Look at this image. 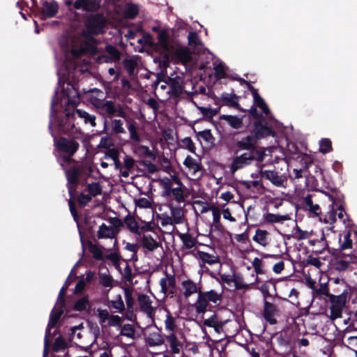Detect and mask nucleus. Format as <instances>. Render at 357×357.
<instances>
[{
    "label": "nucleus",
    "instance_id": "obj_3",
    "mask_svg": "<svg viewBox=\"0 0 357 357\" xmlns=\"http://www.w3.org/2000/svg\"><path fill=\"white\" fill-rule=\"evenodd\" d=\"M57 93V92H56ZM58 104V100L56 98V94H55L54 99L51 102V115H55V121L57 123L59 130L65 135L76 134L78 132V129L75 127V110L70 112L69 109H66L63 111V116H59L57 114L56 110L55 109V105Z\"/></svg>",
    "mask_w": 357,
    "mask_h": 357
},
{
    "label": "nucleus",
    "instance_id": "obj_14",
    "mask_svg": "<svg viewBox=\"0 0 357 357\" xmlns=\"http://www.w3.org/2000/svg\"><path fill=\"white\" fill-rule=\"evenodd\" d=\"M102 0H76L73 8L76 10H83L86 12H96L100 8Z\"/></svg>",
    "mask_w": 357,
    "mask_h": 357
},
{
    "label": "nucleus",
    "instance_id": "obj_22",
    "mask_svg": "<svg viewBox=\"0 0 357 357\" xmlns=\"http://www.w3.org/2000/svg\"><path fill=\"white\" fill-rule=\"evenodd\" d=\"M169 85V93L174 97H179L183 92L182 80L181 77L176 76V77H168Z\"/></svg>",
    "mask_w": 357,
    "mask_h": 357
},
{
    "label": "nucleus",
    "instance_id": "obj_63",
    "mask_svg": "<svg viewBox=\"0 0 357 357\" xmlns=\"http://www.w3.org/2000/svg\"><path fill=\"white\" fill-rule=\"evenodd\" d=\"M209 209L213 213V223H219L220 222L221 211L220 208L215 206H211Z\"/></svg>",
    "mask_w": 357,
    "mask_h": 357
},
{
    "label": "nucleus",
    "instance_id": "obj_13",
    "mask_svg": "<svg viewBox=\"0 0 357 357\" xmlns=\"http://www.w3.org/2000/svg\"><path fill=\"white\" fill-rule=\"evenodd\" d=\"M299 162L301 165L300 168H294L292 170V176L294 179H299L303 176V174L308 172L310 167L313 165L312 158L307 154H303L298 157Z\"/></svg>",
    "mask_w": 357,
    "mask_h": 357
},
{
    "label": "nucleus",
    "instance_id": "obj_25",
    "mask_svg": "<svg viewBox=\"0 0 357 357\" xmlns=\"http://www.w3.org/2000/svg\"><path fill=\"white\" fill-rule=\"evenodd\" d=\"M82 172L79 167H73L66 172V178L71 185L76 186L79 183V178Z\"/></svg>",
    "mask_w": 357,
    "mask_h": 357
},
{
    "label": "nucleus",
    "instance_id": "obj_20",
    "mask_svg": "<svg viewBox=\"0 0 357 357\" xmlns=\"http://www.w3.org/2000/svg\"><path fill=\"white\" fill-rule=\"evenodd\" d=\"M260 174L262 178L270 181L274 185L281 187L283 185L284 179L279 176L275 170H260Z\"/></svg>",
    "mask_w": 357,
    "mask_h": 357
},
{
    "label": "nucleus",
    "instance_id": "obj_51",
    "mask_svg": "<svg viewBox=\"0 0 357 357\" xmlns=\"http://www.w3.org/2000/svg\"><path fill=\"white\" fill-rule=\"evenodd\" d=\"M123 63L128 73L130 75H132L134 73L137 66L135 61L131 59H125L123 61Z\"/></svg>",
    "mask_w": 357,
    "mask_h": 357
},
{
    "label": "nucleus",
    "instance_id": "obj_19",
    "mask_svg": "<svg viewBox=\"0 0 357 357\" xmlns=\"http://www.w3.org/2000/svg\"><path fill=\"white\" fill-rule=\"evenodd\" d=\"M167 50L160 49L159 54L154 57L153 61L155 63H158L159 66L162 68L169 67L172 59V49L167 48Z\"/></svg>",
    "mask_w": 357,
    "mask_h": 357
},
{
    "label": "nucleus",
    "instance_id": "obj_10",
    "mask_svg": "<svg viewBox=\"0 0 357 357\" xmlns=\"http://www.w3.org/2000/svg\"><path fill=\"white\" fill-rule=\"evenodd\" d=\"M172 59L174 63H181L186 65L192 61V52L189 47H171Z\"/></svg>",
    "mask_w": 357,
    "mask_h": 357
},
{
    "label": "nucleus",
    "instance_id": "obj_33",
    "mask_svg": "<svg viewBox=\"0 0 357 357\" xmlns=\"http://www.w3.org/2000/svg\"><path fill=\"white\" fill-rule=\"evenodd\" d=\"M75 115L78 117L83 119L85 123H89L91 126H96V116L93 114H90L86 111L76 109L75 110Z\"/></svg>",
    "mask_w": 357,
    "mask_h": 357
},
{
    "label": "nucleus",
    "instance_id": "obj_6",
    "mask_svg": "<svg viewBox=\"0 0 357 357\" xmlns=\"http://www.w3.org/2000/svg\"><path fill=\"white\" fill-rule=\"evenodd\" d=\"M221 298L222 294H219L215 290H210L204 292L199 290L198 291L197 300L195 303V307L197 313H205L209 302L216 303L218 301L221 300Z\"/></svg>",
    "mask_w": 357,
    "mask_h": 357
},
{
    "label": "nucleus",
    "instance_id": "obj_52",
    "mask_svg": "<svg viewBox=\"0 0 357 357\" xmlns=\"http://www.w3.org/2000/svg\"><path fill=\"white\" fill-rule=\"evenodd\" d=\"M67 346L68 345L65 340L61 336H59L56 337L54 340V343L53 345V351L55 352H58L62 349H66Z\"/></svg>",
    "mask_w": 357,
    "mask_h": 357
},
{
    "label": "nucleus",
    "instance_id": "obj_16",
    "mask_svg": "<svg viewBox=\"0 0 357 357\" xmlns=\"http://www.w3.org/2000/svg\"><path fill=\"white\" fill-rule=\"evenodd\" d=\"M62 93L68 98V103L75 106L79 102L80 94L76 84L70 82L67 84V88L62 89Z\"/></svg>",
    "mask_w": 357,
    "mask_h": 357
},
{
    "label": "nucleus",
    "instance_id": "obj_48",
    "mask_svg": "<svg viewBox=\"0 0 357 357\" xmlns=\"http://www.w3.org/2000/svg\"><path fill=\"white\" fill-rule=\"evenodd\" d=\"M112 132L114 135L125 132V129L123 127V121L121 119L112 120Z\"/></svg>",
    "mask_w": 357,
    "mask_h": 357
},
{
    "label": "nucleus",
    "instance_id": "obj_60",
    "mask_svg": "<svg viewBox=\"0 0 357 357\" xmlns=\"http://www.w3.org/2000/svg\"><path fill=\"white\" fill-rule=\"evenodd\" d=\"M188 45L190 46L196 47L200 44L199 36L197 33L191 31L188 36Z\"/></svg>",
    "mask_w": 357,
    "mask_h": 357
},
{
    "label": "nucleus",
    "instance_id": "obj_57",
    "mask_svg": "<svg viewBox=\"0 0 357 357\" xmlns=\"http://www.w3.org/2000/svg\"><path fill=\"white\" fill-rule=\"evenodd\" d=\"M100 283L105 287H110L112 285L113 278L107 274H100Z\"/></svg>",
    "mask_w": 357,
    "mask_h": 357
},
{
    "label": "nucleus",
    "instance_id": "obj_9",
    "mask_svg": "<svg viewBox=\"0 0 357 357\" xmlns=\"http://www.w3.org/2000/svg\"><path fill=\"white\" fill-rule=\"evenodd\" d=\"M160 185L163 188L162 197L168 198L172 195L178 204L185 202L182 186L178 185V187L173 188L172 182L167 177L160 180Z\"/></svg>",
    "mask_w": 357,
    "mask_h": 357
},
{
    "label": "nucleus",
    "instance_id": "obj_56",
    "mask_svg": "<svg viewBox=\"0 0 357 357\" xmlns=\"http://www.w3.org/2000/svg\"><path fill=\"white\" fill-rule=\"evenodd\" d=\"M197 135L206 142L213 143V141L215 140V138L213 136L211 130H204L202 131H199L197 133Z\"/></svg>",
    "mask_w": 357,
    "mask_h": 357
},
{
    "label": "nucleus",
    "instance_id": "obj_47",
    "mask_svg": "<svg viewBox=\"0 0 357 357\" xmlns=\"http://www.w3.org/2000/svg\"><path fill=\"white\" fill-rule=\"evenodd\" d=\"M350 265V261L337 258L333 263L335 269L339 272H342L348 269Z\"/></svg>",
    "mask_w": 357,
    "mask_h": 357
},
{
    "label": "nucleus",
    "instance_id": "obj_38",
    "mask_svg": "<svg viewBox=\"0 0 357 357\" xmlns=\"http://www.w3.org/2000/svg\"><path fill=\"white\" fill-rule=\"evenodd\" d=\"M273 285L274 288H275V282L273 279H270L266 282H264L260 287L259 290L261 291L264 300L267 301V298L271 297V294H270L269 289L270 286Z\"/></svg>",
    "mask_w": 357,
    "mask_h": 357
},
{
    "label": "nucleus",
    "instance_id": "obj_23",
    "mask_svg": "<svg viewBox=\"0 0 357 357\" xmlns=\"http://www.w3.org/2000/svg\"><path fill=\"white\" fill-rule=\"evenodd\" d=\"M119 233L118 229H114L112 226H107L102 223L97 233V236L99 239L101 238H113Z\"/></svg>",
    "mask_w": 357,
    "mask_h": 357
},
{
    "label": "nucleus",
    "instance_id": "obj_45",
    "mask_svg": "<svg viewBox=\"0 0 357 357\" xmlns=\"http://www.w3.org/2000/svg\"><path fill=\"white\" fill-rule=\"evenodd\" d=\"M137 299L142 311L152 307V302L149 296L142 294L138 296Z\"/></svg>",
    "mask_w": 357,
    "mask_h": 357
},
{
    "label": "nucleus",
    "instance_id": "obj_12",
    "mask_svg": "<svg viewBox=\"0 0 357 357\" xmlns=\"http://www.w3.org/2000/svg\"><path fill=\"white\" fill-rule=\"evenodd\" d=\"M280 310L278 306L268 301H264L263 317L271 325H275L278 323L277 319L275 318L278 315Z\"/></svg>",
    "mask_w": 357,
    "mask_h": 357
},
{
    "label": "nucleus",
    "instance_id": "obj_40",
    "mask_svg": "<svg viewBox=\"0 0 357 357\" xmlns=\"http://www.w3.org/2000/svg\"><path fill=\"white\" fill-rule=\"evenodd\" d=\"M198 256L199 259L206 264L209 265H213L219 261V259L217 257H215L208 252L204 251H198Z\"/></svg>",
    "mask_w": 357,
    "mask_h": 357
},
{
    "label": "nucleus",
    "instance_id": "obj_37",
    "mask_svg": "<svg viewBox=\"0 0 357 357\" xmlns=\"http://www.w3.org/2000/svg\"><path fill=\"white\" fill-rule=\"evenodd\" d=\"M268 235V232L266 230L258 229L256 230L255 235L253 236L252 240L261 245L266 246L267 245Z\"/></svg>",
    "mask_w": 357,
    "mask_h": 357
},
{
    "label": "nucleus",
    "instance_id": "obj_59",
    "mask_svg": "<svg viewBox=\"0 0 357 357\" xmlns=\"http://www.w3.org/2000/svg\"><path fill=\"white\" fill-rule=\"evenodd\" d=\"M184 147L192 153H195L196 147L192 139L189 137H185L181 140Z\"/></svg>",
    "mask_w": 357,
    "mask_h": 357
},
{
    "label": "nucleus",
    "instance_id": "obj_42",
    "mask_svg": "<svg viewBox=\"0 0 357 357\" xmlns=\"http://www.w3.org/2000/svg\"><path fill=\"white\" fill-rule=\"evenodd\" d=\"M179 236L185 248L191 249L195 245V241L190 234H181Z\"/></svg>",
    "mask_w": 357,
    "mask_h": 357
},
{
    "label": "nucleus",
    "instance_id": "obj_18",
    "mask_svg": "<svg viewBox=\"0 0 357 357\" xmlns=\"http://www.w3.org/2000/svg\"><path fill=\"white\" fill-rule=\"evenodd\" d=\"M220 100L224 105L235 108L238 111H243L238 103L239 96H237L234 91H232L231 93H222L220 96Z\"/></svg>",
    "mask_w": 357,
    "mask_h": 357
},
{
    "label": "nucleus",
    "instance_id": "obj_39",
    "mask_svg": "<svg viewBox=\"0 0 357 357\" xmlns=\"http://www.w3.org/2000/svg\"><path fill=\"white\" fill-rule=\"evenodd\" d=\"M128 129L130 132V138L135 142H140L141 137L137 132L136 122L134 120L128 121Z\"/></svg>",
    "mask_w": 357,
    "mask_h": 357
},
{
    "label": "nucleus",
    "instance_id": "obj_49",
    "mask_svg": "<svg viewBox=\"0 0 357 357\" xmlns=\"http://www.w3.org/2000/svg\"><path fill=\"white\" fill-rule=\"evenodd\" d=\"M313 296H327L329 298V296L331 294L328 291V287L327 283H320L319 287L316 288L315 291L312 294Z\"/></svg>",
    "mask_w": 357,
    "mask_h": 357
},
{
    "label": "nucleus",
    "instance_id": "obj_61",
    "mask_svg": "<svg viewBox=\"0 0 357 357\" xmlns=\"http://www.w3.org/2000/svg\"><path fill=\"white\" fill-rule=\"evenodd\" d=\"M176 328L175 319L169 312H167L165 320V328L168 331H173Z\"/></svg>",
    "mask_w": 357,
    "mask_h": 357
},
{
    "label": "nucleus",
    "instance_id": "obj_24",
    "mask_svg": "<svg viewBox=\"0 0 357 357\" xmlns=\"http://www.w3.org/2000/svg\"><path fill=\"white\" fill-rule=\"evenodd\" d=\"M169 38L170 36L167 29H163L162 31H160L158 34L157 39L158 45L160 49L167 50V48H172L171 47L174 46L173 45L169 44Z\"/></svg>",
    "mask_w": 357,
    "mask_h": 357
},
{
    "label": "nucleus",
    "instance_id": "obj_11",
    "mask_svg": "<svg viewBox=\"0 0 357 357\" xmlns=\"http://www.w3.org/2000/svg\"><path fill=\"white\" fill-rule=\"evenodd\" d=\"M63 314V310H55L54 308L52 310L49 322L47 324V327L46 328L45 331V349H44V354L43 357H47V347L50 342V331L52 328H54L59 320L60 319L61 317Z\"/></svg>",
    "mask_w": 357,
    "mask_h": 357
},
{
    "label": "nucleus",
    "instance_id": "obj_2",
    "mask_svg": "<svg viewBox=\"0 0 357 357\" xmlns=\"http://www.w3.org/2000/svg\"><path fill=\"white\" fill-rule=\"evenodd\" d=\"M333 194L324 192L326 195L329 197L331 201V209L325 215L324 222L326 223L333 224L336 221V217L345 225L349 226L350 222L349 215L344 211V196L336 188L332 190Z\"/></svg>",
    "mask_w": 357,
    "mask_h": 357
},
{
    "label": "nucleus",
    "instance_id": "obj_17",
    "mask_svg": "<svg viewBox=\"0 0 357 357\" xmlns=\"http://www.w3.org/2000/svg\"><path fill=\"white\" fill-rule=\"evenodd\" d=\"M105 52L107 54L99 56L98 59L102 62H116L121 59L120 51L112 45H107L105 46Z\"/></svg>",
    "mask_w": 357,
    "mask_h": 357
},
{
    "label": "nucleus",
    "instance_id": "obj_32",
    "mask_svg": "<svg viewBox=\"0 0 357 357\" xmlns=\"http://www.w3.org/2000/svg\"><path fill=\"white\" fill-rule=\"evenodd\" d=\"M166 339L169 343L172 353L174 354H179V347H182V344L178 340L176 335L174 333H172L167 336Z\"/></svg>",
    "mask_w": 357,
    "mask_h": 357
},
{
    "label": "nucleus",
    "instance_id": "obj_15",
    "mask_svg": "<svg viewBox=\"0 0 357 357\" xmlns=\"http://www.w3.org/2000/svg\"><path fill=\"white\" fill-rule=\"evenodd\" d=\"M97 112L103 116L111 117L114 116L116 112V105L112 100H105V102H98L94 103Z\"/></svg>",
    "mask_w": 357,
    "mask_h": 357
},
{
    "label": "nucleus",
    "instance_id": "obj_21",
    "mask_svg": "<svg viewBox=\"0 0 357 357\" xmlns=\"http://www.w3.org/2000/svg\"><path fill=\"white\" fill-rule=\"evenodd\" d=\"M246 114L238 117L237 116L222 114L220 116L221 120H225L234 129L238 130L243 126V121L246 119Z\"/></svg>",
    "mask_w": 357,
    "mask_h": 357
},
{
    "label": "nucleus",
    "instance_id": "obj_31",
    "mask_svg": "<svg viewBox=\"0 0 357 357\" xmlns=\"http://www.w3.org/2000/svg\"><path fill=\"white\" fill-rule=\"evenodd\" d=\"M91 307L89 302V296L86 294L82 298L77 300L73 305V310L78 312L86 310Z\"/></svg>",
    "mask_w": 357,
    "mask_h": 357
},
{
    "label": "nucleus",
    "instance_id": "obj_53",
    "mask_svg": "<svg viewBox=\"0 0 357 357\" xmlns=\"http://www.w3.org/2000/svg\"><path fill=\"white\" fill-rule=\"evenodd\" d=\"M125 298L128 309H133L134 299L132 297V291L130 289L126 287L124 289Z\"/></svg>",
    "mask_w": 357,
    "mask_h": 357
},
{
    "label": "nucleus",
    "instance_id": "obj_28",
    "mask_svg": "<svg viewBox=\"0 0 357 357\" xmlns=\"http://www.w3.org/2000/svg\"><path fill=\"white\" fill-rule=\"evenodd\" d=\"M182 287L184 288L185 291L183 292V296L185 298H188L192 294L195 293H198L199 290L196 285V284L192 280H187L182 282Z\"/></svg>",
    "mask_w": 357,
    "mask_h": 357
},
{
    "label": "nucleus",
    "instance_id": "obj_30",
    "mask_svg": "<svg viewBox=\"0 0 357 357\" xmlns=\"http://www.w3.org/2000/svg\"><path fill=\"white\" fill-rule=\"evenodd\" d=\"M183 165L189 169L193 170L196 173L202 169V165L200 160H197L190 155H187L183 161Z\"/></svg>",
    "mask_w": 357,
    "mask_h": 357
},
{
    "label": "nucleus",
    "instance_id": "obj_54",
    "mask_svg": "<svg viewBox=\"0 0 357 357\" xmlns=\"http://www.w3.org/2000/svg\"><path fill=\"white\" fill-rule=\"evenodd\" d=\"M111 304L112 307L117 310L119 312H123L125 310V305L121 295L117 296L115 301H112Z\"/></svg>",
    "mask_w": 357,
    "mask_h": 357
},
{
    "label": "nucleus",
    "instance_id": "obj_1",
    "mask_svg": "<svg viewBox=\"0 0 357 357\" xmlns=\"http://www.w3.org/2000/svg\"><path fill=\"white\" fill-rule=\"evenodd\" d=\"M248 124L253 120L252 130L240 139L234 142V153L236 155L230 165V172L234 174L238 169L251 165L254 162H262L266 156V148L258 146L262 139L275 137V132L265 116L259 113L257 107L252 105L249 109H243Z\"/></svg>",
    "mask_w": 357,
    "mask_h": 357
},
{
    "label": "nucleus",
    "instance_id": "obj_29",
    "mask_svg": "<svg viewBox=\"0 0 357 357\" xmlns=\"http://www.w3.org/2000/svg\"><path fill=\"white\" fill-rule=\"evenodd\" d=\"M232 282L234 284L236 289H249L251 287L255 285V283L245 284L243 280V278L241 274H233L231 275Z\"/></svg>",
    "mask_w": 357,
    "mask_h": 357
},
{
    "label": "nucleus",
    "instance_id": "obj_58",
    "mask_svg": "<svg viewBox=\"0 0 357 357\" xmlns=\"http://www.w3.org/2000/svg\"><path fill=\"white\" fill-rule=\"evenodd\" d=\"M215 76L218 79L226 77V72L223 63H220L214 68Z\"/></svg>",
    "mask_w": 357,
    "mask_h": 357
},
{
    "label": "nucleus",
    "instance_id": "obj_55",
    "mask_svg": "<svg viewBox=\"0 0 357 357\" xmlns=\"http://www.w3.org/2000/svg\"><path fill=\"white\" fill-rule=\"evenodd\" d=\"M199 109L204 116L207 119H212L218 114L217 109L210 107H199Z\"/></svg>",
    "mask_w": 357,
    "mask_h": 357
},
{
    "label": "nucleus",
    "instance_id": "obj_34",
    "mask_svg": "<svg viewBox=\"0 0 357 357\" xmlns=\"http://www.w3.org/2000/svg\"><path fill=\"white\" fill-rule=\"evenodd\" d=\"M139 14V8L136 4L129 3L126 5L123 11V15L126 18L133 20Z\"/></svg>",
    "mask_w": 357,
    "mask_h": 357
},
{
    "label": "nucleus",
    "instance_id": "obj_5",
    "mask_svg": "<svg viewBox=\"0 0 357 357\" xmlns=\"http://www.w3.org/2000/svg\"><path fill=\"white\" fill-rule=\"evenodd\" d=\"M48 128L54 137V142L57 149L65 154H70V156H73L79 149V144L73 139H68L65 137H60L57 139L52 130V121H50Z\"/></svg>",
    "mask_w": 357,
    "mask_h": 357
},
{
    "label": "nucleus",
    "instance_id": "obj_27",
    "mask_svg": "<svg viewBox=\"0 0 357 357\" xmlns=\"http://www.w3.org/2000/svg\"><path fill=\"white\" fill-rule=\"evenodd\" d=\"M124 223L126 224L127 228L132 233L136 235H140L141 231L139 230V227L136 221L134 216L130 215V214L127 215L124 219Z\"/></svg>",
    "mask_w": 357,
    "mask_h": 357
},
{
    "label": "nucleus",
    "instance_id": "obj_35",
    "mask_svg": "<svg viewBox=\"0 0 357 357\" xmlns=\"http://www.w3.org/2000/svg\"><path fill=\"white\" fill-rule=\"evenodd\" d=\"M290 217L289 215H279L274 214L271 213H268L264 215V220L269 223H275V222H282L285 220H289Z\"/></svg>",
    "mask_w": 357,
    "mask_h": 357
},
{
    "label": "nucleus",
    "instance_id": "obj_62",
    "mask_svg": "<svg viewBox=\"0 0 357 357\" xmlns=\"http://www.w3.org/2000/svg\"><path fill=\"white\" fill-rule=\"evenodd\" d=\"M252 264L255 269V272L257 273V275H261L265 273V271L261 268L262 261L260 259L255 257Z\"/></svg>",
    "mask_w": 357,
    "mask_h": 357
},
{
    "label": "nucleus",
    "instance_id": "obj_46",
    "mask_svg": "<svg viewBox=\"0 0 357 357\" xmlns=\"http://www.w3.org/2000/svg\"><path fill=\"white\" fill-rule=\"evenodd\" d=\"M87 190L91 197H96L102 194V187L98 182H92L88 184Z\"/></svg>",
    "mask_w": 357,
    "mask_h": 357
},
{
    "label": "nucleus",
    "instance_id": "obj_50",
    "mask_svg": "<svg viewBox=\"0 0 357 357\" xmlns=\"http://www.w3.org/2000/svg\"><path fill=\"white\" fill-rule=\"evenodd\" d=\"M135 330L132 325L130 324H124L121 328L120 335L130 338L135 337Z\"/></svg>",
    "mask_w": 357,
    "mask_h": 357
},
{
    "label": "nucleus",
    "instance_id": "obj_36",
    "mask_svg": "<svg viewBox=\"0 0 357 357\" xmlns=\"http://www.w3.org/2000/svg\"><path fill=\"white\" fill-rule=\"evenodd\" d=\"M164 338L158 332H153L150 333L147 342L150 347L160 346L164 344Z\"/></svg>",
    "mask_w": 357,
    "mask_h": 357
},
{
    "label": "nucleus",
    "instance_id": "obj_4",
    "mask_svg": "<svg viewBox=\"0 0 357 357\" xmlns=\"http://www.w3.org/2000/svg\"><path fill=\"white\" fill-rule=\"evenodd\" d=\"M106 22V18L102 13L89 15L84 21L85 29L82 32V36L90 40L95 41L92 36H97L102 33Z\"/></svg>",
    "mask_w": 357,
    "mask_h": 357
},
{
    "label": "nucleus",
    "instance_id": "obj_44",
    "mask_svg": "<svg viewBox=\"0 0 357 357\" xmlns=\"http://www.w3.org/2000/svg\"><path fill=\"white\" fill-rule=\"evenodd\" d=\"M319 151L326 154L333 151L332 142L328 138H322L319 142Z\"/></svg>",
    "mask_w": 357,
    "mask_h": 357
},
{
    "label": "nucleus",
    "instance_id": "obj_8",
    "mask_svg": "<svg viewBox=\"0 0 357 357\" xmlns=\"http://www.w3.org/2000/svg\"><path fill=\"white\" fill-rule=\"evenodd\" d=\"M347 298V292L344 291L338 296H329V301L331 303L330 307V319L333 321L341 318L343 308L346 305Z\"/></svg>",
    "mask_w": 357,
    "mask_h": 357
},
{
    "label": "nucleus",
    "instance_id": "obj_41",
    "mask_svg": "<svg viewBox=\"0 0 357 357\" xmlns=\"http://www.w3.org/2000/svg\"><path fill=\"white\" fill-rule=\"evenodd\" d=\"M344 240L342 241L341 236L339 238L340 248L344 250L352 247V240L351 239V231H347L343 236Z\"/></svg>",
    "mask_w": 357,
    "mask_h": 357
},
{
    "label": "nucleus",
    "instance_id": "obj_26",
    "mask_svg": "<svg viewBox=\"0 0 357 357\" xmlns=\"http://www.w3.org/2000/svg\"><path fill=\"white\" fill-rule=\"evenodd\" d=\"M142 245L149 251H153L160 246V243L156 241L151 235H144L141 240Z\"/></svg>",
    "mask_w": 357,
    "mask_h": 357
},
{
    "label": "nucleus",
    "instance_id": "obj_7",
    "mask_svg": "<svg viewBox=\"0 0 357 357\" xmlns=\"http://www.w3.org/2000/svg\"><path fill=\"white\" fill-rule=\"evenodd\" d=\"M32 1L33 6L37 10V13L35 14V16L38 17L40 20H44L54 17L59 12V4L54 0L50 1H45L43 2L40 8L37 5L36 0H32Z\"/></svg>",
    "mask_w": 357,
    "mask_h": 357
},
{
    "label": "nucleus",
    "instance_id": "obj_64",
    "mask_svg": "<svg viewBox=\"0 0 357 357\" xmlns=\"http://www.w3.org/2000/svg\"><path fill=\"white\" fill-rule=\"evenodd\" d=\"M91 197L90 195H85L82 192L77 198L79 205L82 207L85 206L91 200Z\"/></svg>",
    "mask_w": 357,
    "mask_h": 357
},
{
    "label": "nucleus",
    "instance_id": "obj_43",
    "mask_svg": "<svg viewBox=\"0 0 357 357\" xmlns=\"http://www.w3.org/2000/svg\"><path fill=\"white\" fill-rule=\"evenodd\" d=\"M171 214L172 215V220L174 224H180L182 222V219L183 215L182 213V210L179 207L170 206Z\"/></svg>",
    "mask_w": 357,
    "mask_h": 357
}]
</instances>
